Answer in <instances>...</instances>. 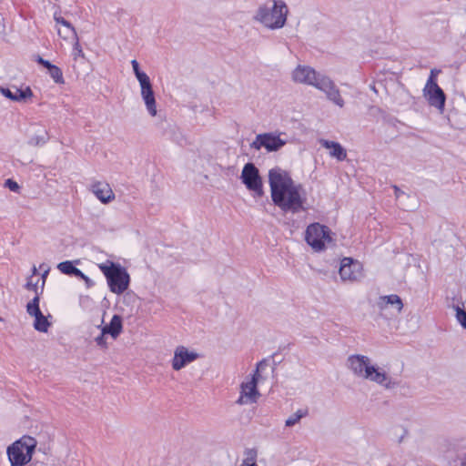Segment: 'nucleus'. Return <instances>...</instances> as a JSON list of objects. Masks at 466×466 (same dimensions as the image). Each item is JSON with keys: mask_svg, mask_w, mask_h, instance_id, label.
<instances>
[{"mask_svg": "<svg viewBox=\"0 0 466 466\" xmlns=\"http://www.w3.org/2000/svg\"><path fill=\"white\" fill-rule=\"evenodd\" d=\"M32 271H33V275H36L37 274V269H36V268L35 266L33 267Z\"/></svg>", "mask_w": 466, "mask_h": 466, "instance_id": "nucleus-46", "label": "nucleus"}, {"mask_svg": "<svg viewBox=\"0 0 466 466\" xmlns=\"http://www.w3.org/2000/svg\"><path fill=\"white\" fill-rule=\"evenodd\" d=\"M98 268L104 274L112 293L121 295L129 289L131 278L127 269L121 264L107 260L99 264Z\"/></svg>", "mask_w": 466, "mask_h": 466, "instance_id": "nucleus-4", "label": "nucleus"}, {"mask_svg": "<svg viewBox=\"0 0 466 466\" xmlns=\"http://www.w3.org/2000/svg\"><path fill=\"white\" fill-rule=\"evenodd\" d=\"M37 441L34 437L24 435L6 449L11 466H25L35 452Z\"/></svg>", "mask_w": 466, "mask_h": 466, "instance_id": "nucleus-5", "label": "nucleus"}, {"mask_svg": "<svg viewBox=\"0 0 466 466\" xmlns=\"http://www.w3.org/2000/svg\"><path fill=\"white\" fill-rule=\"evenodd\" d=\"M320 143L323 147L330 150V156L335 157L338 161L346 159L347 151L339 142L322 139Z\"/></svg>", "mask_w": 466, "mask_h": 466, "instance_id": "nucleus-21", "label": "nucleus"}, {"mask_svg": "<svg viewBox=\"0 0 466 466\" xmlns=\"http://www.w3.org/2000/svg\"><path fill=\"white\" fill-rule=\"evenodd\" d=\"M433 72H441V71L437 70V69H432L431 71V75H430V76H429V78L427 80V83H426L425 86H424V88H427V90L429 88H431V87L435 86H439L438 83H437L435 75H433Z\"/></svg>", "mask_w": 466, "mask_h": 466, "instance_id": "nucleus-32", "label": "nucleus"}, {"mask_svg": "<svg viewBox=\"0 0 466 466\" xmlns=\"http://www.w3.org/2000/svg\"><path fill=\"white\" fill-rule=\"evenodd\" d=\"M240 180L255 197L261 198L264 195L262 177L254 163L248 162L244 165Z\"/></svg>", "mask_w": 466, "mask_h": 466, "instance_id": "nucleus-7", "label": "nucleus"}, {"mask_svg": "<svg viewBox=\"0 0 466 466\" xmlns=\"http://www.w3.org/2000/svg\"><path fill=\"white\" fill-rule=\"evenodd\" d=\"M54 19L56 22V24L62 25L68 29V31L74 35L76 36V28L73 26V25L64 17L57 15L56 13L54 14Z\"/></svg>", "mask_w": 466, "mask_h": 466, "instance_id": "nucleus-29", "label": "nucleus"}, {"mask_svg": "<svg viewBox=\"0 0 466 466\" xmlns=\"http://www.w3.org/2000/svg\"><path fill=\"white\" fill-rule=\"evenodd\" d=\"M321 74L315 71L310 66H299L292 73V78L295 82L303 83L315 86L321 77Z\"/></svg>", "mask_w": 466, "mask_h": 466, "instance_id": "nucleus-14", "label": "nucleus"}, {"mask_svg": "<svg viewBox=\"0 0 466 466\" xmlns=\"http://www.w3.org/2000/svg\"><path fill=\"white\" fill-rule=\"evenodd\" d=\"M85 279H82V280L85 281V284L86 286V288H92L94 285H95V282L88 277V276H85L84 277Z\"/></svg>", "mask_w": 466, "mask_h": 466, "instance_id": "nucleus-41", "label": "nucleus"}, {"mask_svg": "<svg viewBox=\"0 0 466 466\" xmlns=\"http://www.w3.org/2000/svg\"><path fill=\"white\" fill-rule=\"evenodd\" d=\"M49 138L48 131L45 127H41L30 137L27 144L32 147H42L48 142Z\"/></svg>", "mask_w": 466, "mask_h": 466, "instance_id": "nucleus-22", "label": "nucleus"}, {"mask_svg": "<svg viewBox=\"0 0 466 466\" xmlns=\"http://www.w3.org/2000/svg\"><path fill=\"white\" fill-rule=\"evenodd\" d=\"M35 318L33 326L34 329L39 332H47L51 322L48 321L47 318L41 312L40 314L33 316Z\"/></svg>", "mask_w": 466, "mask_h": 466, "instance_id": "nucleus-23", "label": "nucleus"}, {"mask_svg": "<svg viewBox=\"0 0 466 466\" xmlns=\"http://www.w3.org/2000/svg\"><path fill=\"white\" fill-rule=\"evenodd\" d=\"M389 306H391L396 309L397 313H400L403 309V302L401 298L397 294H390L380 296L377 301V307L382 312Z\"/></svg>", "mask_w": 466, "mask_h": 466, "instance_id": "nucleus-18", "label": "nucleus"}, {"mask_svg": "<svg viewBox=\"0 0 466 466\" xmlns=\"http://www.w3.org/2000/svg\"><path fill=\"white\" fill-rule=\"evenodd\" d=\"M40 286H41V293H43L45 285H43V282H42V283H40Z\"/></svg>", "mask_w": 466, "mask_h": 466, "instance_id": "nucleus-48", "label": "nucleus"}, {"mask_svg": "<svg viewBox=\"0 0 466 466\" xmlns=\"http://www.w3.org/2000/svg\"><path fill=\"white\" fill-rule=\"evenodd\" d=\"M49 271H50V268H46L44 270V272L41 274V279L43 280V285H45V283H46V278L48 276Z\"/></svg>", "mask_w": 466, "mask_h": 466, "instance_id": "nucleus-42", "label": "nucleus"}, {"mask_svg": "<svg viewBox=\"0 0 466 466\" xmlns=\"http://www.w3.org/2000/svg\"><path fill=\"white\" fill-rule=\"evenodd\" d=\"M99 327L104 334H107L116 339L123 331V318L118 314H115L108 324Z\"/></svg>", "mask_w": 466, "mask_h": 466, "instance_id": "nucleus-19", "label": "nucleus"}, {"mask_svg": "<svg viewBox=\"0 0 466 466\" xmlns=\"http://www.w3.org/2000/svg\"><path fill=\"white\" fill-rule=\"evenodd\" d=\"M348 363L353 373L359 377L374 381L388 390L399 386L400 382L392 380L387 373L378 366L372 365L369 357L364 355H351L348 358Z\"/></svg>", "mask_w": 466, "mask_h": 466, "instance_id": "nucleus-2", "label": "nucleus"}, {"mask_svg": "<svg viewBox=\"0 0 466 466\" xmlns=\"http://www.w3.org/2000/svg\"><path fill=\"white\" fill-rule=\"evenodd\" d=\"M268 184L273 204L285 214L307 210V194L301 184H296L289 173L279 167L268 171Z\"/></svg>", "mask_w": 466, "mask_h": 466, "instance_id": "nucleus-1", "label": "nucleus"}, {"mask_svg": "<svg viewBox=\"0 0 466 466\" xmlns=\"http://www.w3.org/2000/svg\"><path fill=\"white\" fill-rule=\"evenodd\" d=\"M407 434H408V431H407L406 429L402 428V433H401V434H400V436L399 437V439H398V442H399V443H401V442H402V441H403V439H404V437H405Z\"/></svg>", "mask_w": 466, "mask_h": 466, "instance_id": "nucleus-43", "label": "nucleus"}, {"mask_svg": "<svg viewBox=\"0 0 466 466\" xmlns=\"http://www.w3.org/2000/svg\"><path fill=\"white\" fill-rule=\"evenodd\" d=\"M315 87L324 92L328 99L339 107L344 106V100L340 96L339 88L329 77L322 75L319 82L315 84Z\"/></svg>", "mask_w": 466, "mask_h": 466, "instance_id": "nucleus-12", "label": "nucleus"}, {"mask_svg": "<svg viewBox=\"0 0 466 466\" xmlns=\"http://www.w3.org/2000/svg\"><path fill=\"white\" fill-rule=\"evenodd\" d=\"M454 309L456 311L457 321L464 329H466V310L458 305L454 307Z\"/></svg>", "mask_w": 466, "mask_h": 466, "instance_id": "nucleus-30", "label": "nucleus"}, {"mask_svg": "<svg viewBox=\"0 0 466 466\" xmlns=\"http://www.w3.org/2000/svg\"><path fill=\"white\" fill-rule=\"evenodd\" d=\"M35 61L44 68L47 69L51 66L52 63L49 60L44 59L41 56L37 55L35 56Z\"/></svg>", "mask_w": 466, "mask_h": 466, "instance_id": "nucleus-34", "label": "nucleus"}, {"mask_svg": "<svg viewBox=\"0 0 466 466\" xmlns=\"http://www.w3.org/2000/svg\"><path fill=\"white\" fill-rule=\"evenodd\" d=\"M392 188L394 190V195L396 198H400L402 195H405V193L398 186L393 185Z\"/></svg>", "mask_w": 466, "mask_h": 466, "instance_id": "nucleus-39", "label": "nucleus"}, {"mask_svg": "<svg viewBox=\"0 0 466 466\" xmlns=\"http://www.w3.org/2000/svg\"><path fill=\"white\" fill-rule=\"evenodd\" d=\"M5 187L6 188H8L10 191L12 192H15L17 193L20 189V186L18 185V183L14 180L13 178H7L5 181Z\"/></svg>", "mask_w": 466, "mask_h": 466, "instance_id": "nucleus-31", "label": "nucleus"}, {"mask_svg": "<svg viewBox=\"0 0 466 466\" xmlns=\"http://www.w3.org/2000/svg\"><path fill=\"white\" fill-rule=\"evenodd\" d=\"M241 466H258L256 462H248V461H244Z\"/></svg>", "mask_w": 466, "mask_h": 466, "instance_id": "nucleus-45", "label": "nucleus"}, {"mask_svg": "<svg viewBox=\"0 0 466 466\" xmlns=\"http://www.w3.org/2000/svg\"><path fill=\"white\" fill-rule=\"evenodd\" d=\"M131 66H132V69H133V73L134 75L137 74L138 72L142 71L140 69V66H139V63L136 60V59H133L131 60Z\"/></svg>", "mask_w": 466, "mask_h": 466, "instance_id": "nucleus-38", "label": "nucleus"}, {"mask_svg": "<svg viewBox=\"0 0 466 466\" xmlns=\"http://www.w3.org/2000/svg\"><path fill=\"white\" fill-rule=\"evenodd\" d=\"M139 82L141 96L150 116H155L157 113V102L153 86L146 72L140 71L135 75Z\"/></svg>", "mask_w": 466, "mask_h": 466, "instance_id": "nucleus-8", "label": "nucleus"}, {"mask_svg": "<svg viewBox=\"0 0 466 466\" xmlns=\"http://www.w3.org/2000/svg\"><path fill=\"white\" fill-rule=\"evenodd\" d=\"M440 72H433V75H435V76H437V74H439Z\"/></svg>", "mask_w": 466, "mask_h": 466, "instance_id": "nucleus-49", "label": "nucleus"}, {"mask_svg": "<svg viewBox=\"0 0 466 466\" xmlns=\"http://www.w3.org/2000/svg\"><path fill=\"white\" fill-rule=\"evenodd\" d=\"M106 335V334H104V332L101 330V333L95 339L96 345L104 349L107 348Z\"/></svg>", "mask_w": 466, "mask_h": 466, "instance_id": "nucleus-33", "label": "nucleus"}, {"mask_svg": "<svg viewBox=\"0 0 466 466\" xmlns=\"http://www.w3.org/2000/svg\"><path fill=\"white\" fill-rule=\"evenodd\" d=\"M289 9L282 0H268L258 6L254 19L271 30L282 28L287 22Z\"/></svg>", "mask_w": 466, "mask_h": 466, "instance_id": "nucleus-3", "label": "nucleus"}, {"mask_svg": "<svg viewBox=\"0 0 466 466\" xmlns=\"http://www.w3.org/2000/svg\"><path fill=\"white\" fill-rule=\"evenodd\" d=\"M78 262V260H66L58 263L56 268L61 273L72 277L76 268V264Z\"/></svg>", "mask_w": 466, "mask_h": 466, "instance_id": "nucleus-25", "label": "nucleus"}, {"mask_svg": "<svg viewBox=\"0 0 466 466\" xmlns=\"http://www.w3.org/2000/svg\"><path fill=\"white\" fill-rule=\"evenodd\" d=\"M248 454V459L253 460L254 457L256 456V451L254 450H249Z\"/></svg>", "mask_w": 466, "mask_h": 466, "instance_id": "nucleus-44", "label": "nucleus"}, {"mask_svg": "<svg viewBox=\"0 0 466 466\" xmlns=\"http://www.w3.org/2000/svg\"><path fill=\"white\" fill-rule=\"evenodd\" d=\"M240 389V396L237 400L238 404L243 405L256 402L258 398L260 396L258 386L253 383H249L248 381L242 382Z\"/></svg>", "mask_w": 466, "mask_h": 466, "instance_id": "nucleus-16", "label": "nucleus"}, {"mask_svg": "<svg viewBox=\"0 0 466 466\" xmlns=\"http://www.w3.org/2000/svg\"><path fill=\"white\" fill-rule=\"evenodd\" d=\"M40 298L39 296H35L25 306L26 312L29 316L33 317L35 315L40 314L42 311L39 307Z\"/></svg>", "mask_w": 466, "mask_h": 466, "instance_id": "nucleus-28", "label": "nucleus"}, {"mask_svg": "<svg viewBox=\"0 0 466 466\" xmlns=\"http://www.w3.org/2000/svg\"><path fill=\"white\" fill-rule=\"evenodd\" d=\"M34 292L35 294V296H39L40 297V295L42 294L41 290L39 291V289H36V291H34Z\"/></svg>", "mask_w": 466, "mask_h": 466, "instance_id": "nucleus-47", "label": "nucleus"}, {"mask_svg": "<svg viewBox=\"0 0 466 466\" xmlns=\"http://www.w3.org/2000/svg\"><path fill=\"white\" fill-rule=\"evenodd\" d=\"M91 191L103 204H108L115 198V194L107 183L96 181L91 185Z\"/></svg>", "mask_w": 466, "mask_h": 466, "instance_id": "nucleus-17", "label": "nucleus"}, {"mask_svg": "<svg viewBox=\"0 0 466 466\" xmlns=\"http://www.w3.org/2000/svg\"><path fill=\"white\" fill-rule=\"evenodd\" d=\"M309 415V410L299 409L295 413H293L290 417H289L285 421L286 427H293L296 425L302 418H305Z\"/></svg>", "mask_w": 466, "mask_h": 466, "instance_id": "nucleus-26", "label": "nucleus"}, {"mask_svg": "<svg viewBox=\"0 0 466 466\" xmlns=\"http://www.w3.org/2000/svg\"><path fill=\"white\" fill-rule=\"evenodd\" d=\"M47 73L56 84L61 85L65 83L63 72L60 67L52 64L47 69Z\"/></svg>", "mask_w": 466, "mask_h": 466, "instance_id": "nucleus-27", "label": "nucleus"}, {"mask_svg": "<svg viewBox=\"0 0 466 466\" xmlns=\"http://www.w3.org/2000/svg\"><path fill=\"white\" fill-rule=\"evenodd\" d=\"M268 366V359H263L258 361L256 365V370L251 374V378L248 380L249 383H253L258 386V381L262 379L261 372Z\"/></svg>", "mask_w": 466, "mask_h": 466, "instance_id": "nucleus-24", "label": "nucleus"}, {"mask_svg": "<svg viewBox=\"0 0 466 466\" xmlns=\"http://www.w3.org/2000/svg\"><path fill=\"white\" fill-rule=\"evenodd\" d=\"M0 94L5 98L18 103H26L28 99L34 96V93L30 86L18 88L16 86H0Z\"/></svg>", "mask_w": 466, "mask_h": 466, "instance_id": "nucleus-13", "label": "nucleus"}, {"mask_svg": "<svg viewBox=\"0 0 466 466\" xmlns=\"http://www.w3.org/2000/svg\"><path fill=\"white\" fill-rule=\"evenodd\" d=\"M450 451L454 454L455 460L460 461V466H466V438L452 440Z\"/></svg>", "mask_w": 466, "mask_h": 466, "instance_id": "nucleus-20", "label": "nucleus"}, {"mask_svg": "<svg viewBox=\"0 0 466 466\" xmlns=\"http://www.w3.org/2000/svg\"><path fill=\"white\" fill-rule=\"evenodd\" d=\"M331 235V229L328 226L314 222L305 230V241L315 251H322L326 249V243L332 241Z\"/></svg>", "mask_w": 466, "mask_h": 466, "instance_id": "nucleus-6", "label": "nucleus"}, {"mask_svg": "<svg viewBox=\"0 0 466 466\" xmlns=\"http://www.w3.org/2000/svg\"><path fill=\"white\" fill-rule=\"evenodd\" d=\"M85 276L86 274L82 272L78 268H76L72 277H76V279H85Z\"/></svg>", "mask_w": 466, "mask_h": 466, "instance_id": "nucleus-40", "label": "nucleus"}, {"mask_svg": "<svg viewBox=\"0 0 466 466\" xmlns=\"http://www.w3.org/2000/svg\"><path fill=\"white\" fill-rule=\"evenodd\" d=\"M423 95L431 106H434L435 108L440 110L441 113L444 111L446 103V94L440 87V86H435L431 88H429L428 90L427 88H424Z\"/></svg>", "mask_w": 466, "mask_h": 466, "instance_id": "nucleus-15", "label": "nucleus"}, {"mask_svg": "<svg viewBox=\"0 0 466 466\" xmlns=\"http://www.w3.org/2000/svg\"><path fill=\"white\" fill-rule=\"evenodd\" d=\"M75 38H76V43L74 45V52H75V54L76 56H84V53H83L82 48L80 46L77 35L75 36Z\"/></svg>", "mask_w": 466, "mask_h": 466, "instance_id": "nucleus-36", "label": "nucleus"}, {"mask_svg": "<svg viewBox=\"0 0 466 466\" xmlns=\"http://www.w3.org/2000/svg\"><path fill=\"white\" fill-rule=\"evenodd\" d=\"M25 289L27 290L36 291V289H39L37 282L33 283L31 280V278L28 279L27 282L25 285Z\"/></svg>", "mask_w": 466, "mask_h": 466, "instance_id": "nucleus-37", "label": "nucleus"}, {"mask_svg": "<svg viewBox=\"0 0 466 466\" xmlns=\"http://www.w3.org/2000/svg\"><path fill=\"white\" fill-rule=\"evenodd\" d=\"M286 144L279 135L274 133H262L256 136L255 140L250 144V147L260 150L264 147L268 152H277Z\"/></svg>", "mask_w": 466, "mask_h": 466, "instance_id": "nucleus-9", "label": "nucleus"}, {"mask_svg": "<svg viewBox=\"0 0 466 466\" xmlns=\"http://www.w3.org/2000/svg\"><path fill=\"white\" fill-rule=\"evenodd\" d=\"M199 358L200 355L198 352L189 350L185 346H177L171 360L172 369L178 371Z\"/></svg>", "mask_w": 466, "mask_h": 466, "instance_id": "nucleus-11", "label": "nucleus"}, {"mask_svg": "<svg viewBox=\"0 0 466 466\" xmlns=\"http://www.w3.org/2000/svg\"><path fill=\"white\" fill-rule=\"evenodd\" d=\"M339 273L342 280H358L362 277V265L352 258L345 257L340 261Z\"/></svg>", "mask_w": 466, "mask_h": 466, "instance_id": "nucleus-10", "label": "nucleus"}, {"mask_svg": "<svg viewBox=\"0 0 466 466\" xmlns=\"http://www.w3.org/2000/svg\"><path fill=\"white\" fill-rule=\"evenodd\" d=\"M279 353L278 352H275L273 353L268 359V360L271 359L272 360V369H271V371L272 373H275L276 372V370H277V367L279 364L281 363L282 360H278L277 357H278Z\"/></svg>", "mask_w": 466, "mask_h": 466, "instance_id": "nucleus-35", "label": "nucleus"}]
</instances>
